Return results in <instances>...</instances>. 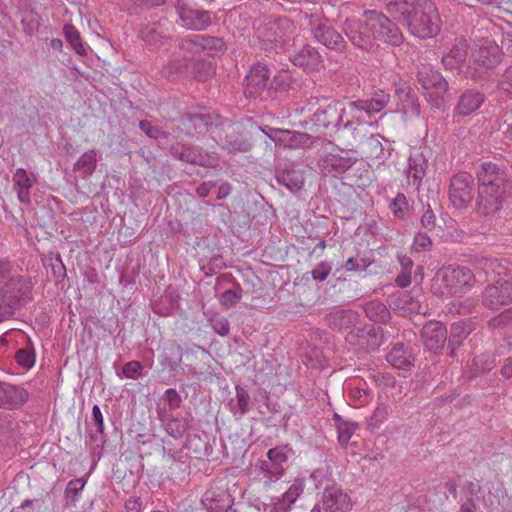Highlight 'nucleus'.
I'll return each instance as SVG.
<instances>
[{
  "instance_id": "nucleus-43",
  "label": "nucleus",
  "mask_w": 512,
  "mask_h": 512,
  "mask_svg": "<svg viewBox=\"0 0 512 512\" xmlns=\"http://www.w3.org/2000/svg\"><path fill=\"white\" fill-rule=\"evenodd\" d=\"M292 454L293 449L289 445L284 444L269 449L267 452V458L274 463L275 468L277 469L275 472L283 474L284 464Z\"/></svg>"
},
{
  "instance_id": "nucleus-35",
  "label": "nucleus",
  "mask_w": 512,
  "mask_h": 512,
  "mask_svg": "<svg viewBox=\"0 0 512 512\" xmlns=\"http://www.w3.org/2000/svg\"><path fill=\"white\" fill-rule=\"evenodd\" d=\"M97 153L95 149L84 152L73 166V171L78 172L83 179L89 178L97 166Z\"/></svg>"
},
{
  "instance_id": "nucleus-54",
  "label": "nucleus",
  "mask_w": 512,
  "mask_h": 512,
  "mask_svg": "<svg viewBox=\"0 0 512 512\" xmlns=\"http://www.w3.org/2000/svg\"><path fill=\"white\" fill-rule=\"evenodd\" d=\"M380 40L392 46H399L402 44L404 37L397 24L391 21V25L388 26L387 31Z\"/></svg>"
},
{
  "instance_id": "nucleus-13",
  "label": "nucleus",
  "mask_w": 512,
  "mask_h": 512,
  "mask_svg": "<svg viewBox=\"0 0 512 512\" xmlns=\"http://www.w3.org/2000/svg\"><path fill=\"white\" fill-rule=\"evenodd\" d=\"M174 6L183 25L188 29L201 31L212 23L208 11L195 9L185 0H176Z\"/></svg>"
},
{
  "instance_id": "nucleus-37",
  "label": "nucleus",
  "mask_w": 512,
  "mask_h": 512,
  "mask_svg": "<svg viewBox=\"0 0 512 512\" xmlns=\"http://www.w3.org/2000/svg\"><path fill=\"white\" fill-rule=\"evenodd\" d=\"M220 144L230 152H247L251 148V144L234 129L220 138Z\"/></svg>"
},
{
  "instance_id": "nucleus-39",
  "label": "nucleus",
  "mask_w": 512,
  "mask_h": 512,
  "mask_svg": "<svg viewBox=\"0 0 512 512\" xmlns=\"http://www.w3.org/2000/svg\"><path fill=\"white\" fill-rule=\"evenodd\" d=\"M190 58L177 56L171 59L163 69V76L168 80H176L189 71Z\"/></svg>"
},
{
  "instance_id": "nucleus-34",
  "label": "nucleus",
  "mask_w": 512,
  "mask_h": 512,
  "mask_svg": "<svg viewBox=\"0 0 512 512\" xmlns=\"http://www.w3.org/2000/svg\"><path fill=\"white\" fill-rule=\"evenodd\" d=\"M362 16L368 20L373 36L379 39L385 34L392 21L384 13L377 10H364Z\"/></svg>"
},
{
  "instance_id": "nucleus-44",
  "label": "nucleus",
  "mask_w": 512,
  "mask_h": 512,
  "mask_svg": "<svg viewBox=\"0 0 512 512\" xmlns=\"http://www.w3.org/2000/svg\"><path fill=\"white\" fill-rule=\"evenodd\" d=\"M189 71L195 79L204 82L214 75L215 68L211 61L190 59Z\"/></svg>"
},
{
  "instance_id": "nucleus-58",
  "label": "nucleus",
  "mask_w": 512,
  "mask_h": 512,
  "mask_svg": "<svg viewBox=\"0 0 512 512\" xmlns=\"http://www.w3.org/2000/svg\"><path fill=\"white\" fill-rule=\"evenodd\" d=\"M139 128L152 139H166L168 137V134L165 131H162L158 126L153 125L148 120H141L139 122Z\"/></svg>"
},
{
  "instance_id": "nucleus-40",
  "label": "nucleus",
  "mask_w": 512,
  "mask_h": 512,
  "mask_svg": "<svg viewBox=\"0 0 512 512\" xmlns=\"http://www.w3.org/2000/svg\"><path fill=\"white\" fill-rule=\"evenodd\" d=\"M366 316L375 323L385 324L390 318L391 314L386 305L379 300H372L364 305Z\"/></svg>"
},
{
  "instance_id": "nucleus-30",
  "label": "nucleus",
  "mask_w": 512,
  "mask_h": 512,
  "mask_svg": "<svg viewBox=\"0 0 512 512\" xmlns=\"http://www.w3.org/2000/svg\"><path fill=\"white\" fill-rule=\"evenodd\" d=\"M36 182L33 173L30 175L24 168H18L13 175L14 189L17 193V198L20 203L24 205L31 204L30 191Z\"/></svg>"
},
{
  "instance_id": "nucleus-19",
  "label": "nucleus",
  "mask_w": 512,
  "mask_h": 512,
  "mask_svg": "<svg viewBox=\"0 0 512 512\" xmlns=\"http://www.w3.org/2000/svg\"><path fill=\"white\" fill-rule=\"evenodd\" d=\"M421 337L425 347L433 352L439 353L447 340V329L441 322L426 323L421 330Z\"/></svg>"
},
{
  "instance_id": "nucleus-55",
  "label": "nucleus",
  "mask_w": 512,
  "mask_h": 512,
  "mask_svg": "<svg viewBox=\"0 0 512 512\" xmlns=\"http://www.w3.org/2000/svg\"><path fill=\"white\" fill-rule=\"evenodd\" d=\"M468 54V44L465 39H459L451 48L448 55L456 62L463 63Z\"/></svg>"
},
{
  "instance_id": "nucleus-48",
  "label": "nucleus",
  "mask_w": 512,
  "mask_h": 512,
  "mask_svg": "<svg viewBox=\"0 0 512 512\" xmlns=\"http://www.w3.org/2000/svg\"><path fill=\"white\" fill-rule=\"evenodd\" d=\"M64 35L66 40L69 42L71 47L75 50V52L79 55L86 54V48L82 44L80 33L78 30L72 25H65L63 28Z\"/></svg>"
},
{
  "instance_id": "nucleus-18",
  "label": "nucleus",
  "mask_w": 512,
  "mask_h": 512,
  "mask_svg": "<svg viewBox=\"0 0 512 512\" xmlns=\"http://www.w3.org/2000/svg\"><path fill=\"white\" fill-rule=\"evenodd\" d=\"M29 394L23 387L0 381V408L15 410L23 406Z\"/></svg>"
},
{
  "instance_id": "nucleus-36",
  "label": "nucleus",
  "mask_w": 512,
  "mask_h": 512,
  "mask_svg": "<svg viewBox=\"0 0 512 512\" xmlns=\"http://www.w3.org/2000/svg\"><path fill=\"white\" fill-rule=\"evenodd\" d=\"M372 390L363 379H355L349 384V397L355 405H365L372 399Z\"/></svg>"
},
{
  "instance_id": "nucleus-4",
  "label": "nucleus",
  "mask_w": 512,
  "mask_h": 512,
  "mask_svg": "<svg viewBox=\"0 0 512 512\" xmlns=\"http://www.w3.org/2000/svg\"><path fill=\"white\" fill-rule=\"evenodd\" d=\"M296 25L288 18H279L258 27L257 37L266 51L282 52L294 41Z\"/></svg>"
},
{
  "instance_id": "nucleus-49",
  "label": "nucleus",
  "mask_w": 512,
  "mask_h": 512,
  "mask_svg": "<svg viewBox=\"0 0 512 512\" xmlns=\"http://www.w3.org/2000/svg\"><path fill=\"white\" fill-rule=\"evenodd\" d=\"M162 400L164 402V406H158L157 409L169 410L170 413H173L178 409L182 402L180 394L173 388H169L164 392Z\"/></svg>"
},
{
  "instance_id": "nucleus-20",
  "label": "nucleus",
  "mask_w": 512,
  "mask_h": 512,
  "mask_svg": "<svg viewBox=\"0 0 512 512\" xmlns=\"http://www.w3.org/2000/svg\"><path fill=\"white\" fill-rule=\"evenodd\" d=\"M485 95L477 89L463 91L454 107V117L464 118L476 112L484 103Z\"/></svg>"
},
{
  "instance_id": "nucleus-62",
  "label": "nucleus",
  "mask_w": 512,
  "mask_h": 512,
  "mask_svg": "<svg viewBox=\"0 0 512 512\" xmlns=\"http://www.w3.org/2000/svg\"><path fill=\"white\" fill-rule=\"evenodd\" d=\"M15 359L20 366L29 369L35 364V353L28 349H19Z\"/></svg>"
},
{
  "instance_id": "nucleus-59",
  "label": "nucleus",
  "mask_w": 512,
  "mask_h": 512,
  "mask_svg": "<svg viewBox=\"0 0 512 512\" xmlns=\"http://www.w3.org/2000/svg\"><path fill=\"white\" fill-rule=\"evenodd\" d=\"M489 326L494 329L508 328L512 326V307L490 319Z\"/></svg>"
},
{
  "instance_id": "nucleus-26",
  "label": "nucleus",
  "mask_w": 512,
  "mask_h": 512,
  "mask_svg": "<svg viewBox=\"0 0 512 512\" xmlns=\"http://www.w3.org/2000/svg\"><path fill=\"white\" fill-rule=\"evenodd\" d=\"M386 360L396 369L408 370L415 361L413 349L409 345L396 343L387 353Z\"/></svg>"
},
{
  "instance_id": "nucleus-33",
  "label": "nucleus",
  "mask_w": 512,
  "mask_h": 512,
  "mask_svg": "<svg viewBox=\"0 0 512 512\" xmlns=\"http://www.w3.org/2000/svg\"><path fill=\"white\" fill-rule=\"evenodd\" d=\"M428 168V162L426 158L421 153H415L410 155L408 159V170H407V178L408 180H412L413 185L419 187L422 179L426 175V170Z\"/></svg>"
},
{
  "instance_id": "nucleus-50",
  "label": "nucleus",
  "mask_w": 512,
  "mask_h": 512,
  "mask_svg": "<svg viewBox=\"0 0 512 512\" xmlns=\"http://www.w3.org/2000/svg\"><path fill=\"white\" fill-rule=\"evenodd\" d=\"M202 35H189L179 42L178 48L184 53L196 54L201 52Z\"/></svg>"
},
{
  "instance_id": "nucleus-8",
  "label": "nucleus",
  "mask_w": 512,
  "mask_h": 512,
  "mask_svg": "<svg viewBox=\"0 0 512 512\" xmlns=\"http://www.w3.org/2000/svg\"><path fill=\"white\" fill-rule=\"evenodd\" d=\"M172 158L204 168L219 166V157L215 152H208L200 146L175 142L169 147Z\"/></svg>"
},
{
  "instance_id": "nucleus-64",
  "label": "nucleus",
  "mask_w": 512,
  "mask_h": 512,
  "mask_svg": "<svg viewBox=\"0 0 512 512\" xmlns=\"http://www.w3.org/2000/svg\"><path fill=\"white\" fill-rule=\"evenodd\" d=\"M498 87L507 95H512V67L505 70L501 80L498 83Z\"/></svg>"
},
{
  "instance_id": "nucleus-45",
  "label": "nucleus",
  "mask_w": 512,
  "mask_h": 512,
  "mask_svg": "<svg viewBox=\"0 0 512 512\" xmlns=\"http://www.w3.org/2000/svg\"><path fill=\"white\" fill-rule=\"evenodd\" d=\"M85 485L86 479L84 478H76L68 482L64 492V497L67 506H76L81 497V493Z\"/></svg>"
},
{
  "instance_id": "nucleus-3",
  "label": "nucleus",
  "mask_w": 512,
  "mask_h": 512,
  "mask_svg": "<svg viewBox=\"0 0 512 512\" xmlns=\"http://www.w3.org/2000/svg\"><path fill=\"white\" fill-rule=\"evenodd\" d=\"M302 112H308L307 119L302 125L314 132L322 129H339L345 114V108L341 107L338 101L319 98H310L308 103L302 107Z\"/></svg>"
},
{
  "instance_id": "nucleus-27",
  "label": "nucleus",
  "mask_w": 512,
  "mask_h": 512,
  "mask_svg": "<svg viewBox=\"0 0 512 512\" xmlns=\"http://www.w3.org/2000/svg\"><path fill=\"white\" fill-rule=\"evenodd\" d=\"M423 0H385L386 11L396 19L400 24L405 23L410 19L411 15L418 8V3Z\"/></svg>"
},
{
  "instance_id": "nucleus-51",
  "label": "nucleus",
  "mask_w": 512,
  "mask_h": 512,
  "mask_svg": "<svg viewBox=\"0 0 512 512\" xmlns=\"http://www.w3.org/2000/svg\"><path fill=\"white\" fill-rule=\"evenodd\" d=\"M389 208L393 215L399 219H404L408 210V201L403 193H398L390 202Z\"/></svg>"
},
{
  "instance_id": "nucleus-29",
  "label": "nucleus",
  "mask_w": 512,
  "mask_h": 512,
  "mask_svg": "<svg viewBox=\"0 0 512 512\" xmlns=\"http://www.w3.org/2000/svg\"><path fill=\"white\" fill-rule=\"evenodd\" d=\"M231 496L226 491L208 490L201 503L208 512H228L232 509Z\"/></svg>"
},
{
  "instance_id": "nucleus-57",
  "label": "nucleus",
  "mask_w": 512,
  "mask_h": 512,
  "mask_svg": "<svg viewBox=\"0 0 512 512\" xmlns=\"http://www.w3.org/2000/svg\"><path fill=\"white\" fill-rule=\"evenodd\" d=\"M21 23L23 25L24 32L27 35L32 36L39 29L40 16L37 13L30 12L22 18Z\"/></svg>"
},
{
  "instance_id": "nucleus-53",
  "label": "nucleus",
  "mask_w": 512,
  "mask_h": 512,
  "mask_svg": "<svg viewBox=\"0 0 512 512\" xmlns=\"http://www.w3.org/2000/svg\"><path fill=\"white\" fill-rule=\"evenodd\" d=\"M224 49V41L221 38L202 35L201 51L206 50L209 54H216Z\"/></svg>"
},
{
  "instance_id": "nucleus-7",
  "label": "nucleus",
  "mask_w": 512,
  "mask_h": 512,
  "mask_svg": "<svg viewBox=\"0 0 512 512\" xmlns=\"http://www.w3.org/2000/svg\"><path fill=\"white\" fill-rule=\"evenodd\" d=\"M410 32L422 39L431 38L440 32L441 19L436 4L432 0H423L405 23Z\"/></svg>"
},
{
  "instance_id": "nucleus-25",
  "label": "nucleus",
  "mask_w": 512,
  "mask_h": 512,
  "mask_svg": "<svg viewBox=\"0 0 512 512\" xmlns=\"http://www.w3.org/2000/svg\"><path fill=\"white\" fill-rule=\"evenodd\" d=\"M181 124L186 129L188 136L202 135L208 132L213 124V119L208 113H185L181 117Z\"/></svg>"
},
{
  "instance_id": "nucleus-63",
  "label": "nucleus",
  "mask_w": 512,
  "mask_h": 512,
  "mask_svg": "<svg viewBox=\"0 0 512 512\" xmlns=\"http://www.w3.org/2000/svg\"><path fill=\"white\" fill-rule=\"evenodd\" d=\"M355 427L353 424L348 422H341L338 424V441L341 445H346L353 433H354Z\"/></svg>"
},
{
  "instance_id": "nucleus-46",
  "label": "nucleus",
  "mask_w": 512,
  "mask_h": 512,
  "mask_svg": "<svg viewBox=\"0 0 512 512\" xmlns=\"http://www.w3.org/2000/svg\"><path fill=\"white\" fill-rule=\"evenodd\" d=\"M326 162L335 172L344 173L356 162V159L350 156L331 154L327 157Z\"/></svg>"
},
{
  "instance_id": "nucleus-28",
  "label": "nucleus",
  "mask_w": 512,
  "mask_h": 512,
  "mask_svg": "<svg viewBox=\"0 0 512 512\" xmlns=\"http://www.w3.org/2000/svg\"><path fill=\"white\" fill-rule=\"evenodd\" d=\"M389 306L399 315L407 317L420 313L421 305L410 292H398L390 296Z\"/></svg>"
},
{
  "instance_id": "nucleus-9",
  "label": "nucleus",
  "mask_w": 512,
  "mask_h": 512,
  "mask_svg": "<svg viewBox=\"0 0 512 512\" xmlns=\"http://www.w3.org/2000/svg\"><path fill=\"white\" fill-rule=\"evenodd\" d=\"M390 102V95L383 90L376 91L370 99H359L348 102L345 114L354 119L357 124L367 122L374 114L381 112Z\"/></svg>"
},
{
  "instance_id": "nucleus-38",
  "label": "nucleus",
  "mask_w": 512,
  "mask_h": 512,
  "mask_svg": "<svg viewBox=\"0 0 512 512\" xmlns=\"http://www.w3.org/2000/svg\"><path fill=\"white\" fill-rule=\"evenodd\" d=\"M235 389L236 398L235 402L233 400L230 401V411L237 419H240L249 412L252 403L250 395L245 388L237 385Z\"/></svg>"
},
{
  "instance_id": "nucleus-10",
  "label": "nucleus",
  "mask_w": 512,
  "mask_h": 512,
  "mask_svg": "<svg viewBox=\"0 0 512 512\" xmlns=\"http://www.w3.org/2000/svg\"><path fill=\"white\" fill-rule=\"evenodd\" d=\"M417 77L418 83L427 91V99L431 105L437 109L443 107L448 83L442 75L431 67L423 66Z\"/></svg>"
},
{
  "instance_id": "nucleus-11",
  "label": "nucleus",
  "mask_w": 512,
  "mask_h": 512,
  "mask_svg": "<svg viewBox=\"0 0 512 512\" xmlns=\"http://www.w3.org/2000/svg\"><path fill=\"white\" fill-rule=\"evenodd\" d=\"M448 198L458 210L466 209L474 198V178L467 172H460L450 178Z\"/></svg>"
},
{
  "instance_id": "nucleus-1",
  "label": "nucleus",
  "mask_w": 512,
  "mask_h": 512,
  "mask_svg": "<svg viewBox=\"0 0 512 512\" xmlns=\"http://www.w3.org/2000/svg\"><path fill=\"white\" fill-rule=\"evenodd\" d=\"M478 193L475 212L490 216L502 209L510 196L512 185L505 169L492 162L482 163L477 170Z\"/></svg>"
},
{
  "instance_id": "nucleus-12",
  "label": "nucleus",
  "mask_w": 512,
  "mask_h": 512,
  "mask_svg": "<svg viewBox=\"0 0 512 512\" xmlns=\"http://www.w3.org/2000/svg\"><path fill=\"white\" fill-rule=\"evenodd\" d=\"M342 30L355 47L363 50L372 48L375 36L367 19L361 21L356 18H347L343 22Z\"/></svg>"
},
{
  "instance_id": "nucleus-24",
  "label": "nucleus",
  "mask_w": 512,
  "mask_h": 512,
  "mask_svg": "<svg viewBox=\"0 0 512 512\" xmlns=\"http://www.w3.org/2000/svg\"><path fill=\"white\" fill-rule=\"evenodd\" d=\"M360 315L352 309H338L328 313L324 321L333 330L343 331L359 323Z\"/></svg>"
},
{
  "instance_id": "nucleus-56",
  "label": "nucleus",
  "mask_w": 512,
  "mask_h": 512,
  "mask_svg": "<svg viewBox=\"0 0 512 512\" xmlns=\"http://www.w3.org/2000/svg\"><path fill=\"white\" fill-rule=\"evenodd\" d=\"M56 283H60L66 277V267L59 253L50 258L49 264Z\"/></svg>"
},
{
  "instance_id": "nucleus-52",
  "label": "nucleus",
  "mask_w": 512,
  "mask_h": 512,
  "mask_svg": "<svg viewBox=\"0 0 512 512\" xmlns=\"http://www.w3.org/2000/svg\"><path fill=\"white\" fill-rule=\"evenodd\" d=\"M304 484L301 480H296L289 489L283 494L282 498L279 500L282 503L290 506L292 508V504L296 502L298 497L303 493Z\"/></svg>"
},
{
  "instance_id": "nucleus-17",
  "label": "nucleus",
  "mask_w": 512,
  "mask_h": 512,
  "mask_svg": "<svg viewBox=\"0 0 512 512\" xmlns=\"http://www.w3.org/2000/svg\"><path fill=\"white\" fill-rule=\"evenodd\" d=\"M352 503L350 497L338 486H327L322 495V509L325 512H348Z\"/></svg>"
},
{
  "instance_id": "nucleus-32",
  "label": "nucleus",
  "mask_w": 512,
  "mask_h": 512,
  "mask_svg": "<svg viewBox=\"0 0 512 512\" xmlns=\"http://www.w3.org/2000/svg\"><path fill=\"white\" fill-rule=\"evenodd\" d=\"M183 357L182 347L173 340L165 342L159 355L160 364L173 371L181 363Z\"/></svg>"
},
{
  "instance_id": "nucleus-23",
  "label": "nucleus",
  "mask_w": 512,
  "mask_h": 512,
  "mask_svg": "<svg viewBox=\"0 0 512 512\" xmlns=\"http://www.w3.org/2000/svg\"><path fill=\"white\" fill-rule=\"evenodd\" d=\"M290 60L295 66L307 71L317 70L323 62L319 51L309 44L303 45L298 51L292 54Z\"/></svg>"
},
{
  "instance_id": "nucleus-15",
  "label": "nucleus",
  "mask_w": 512,
  "mask_h": 512,
  "mask_svg": "<svg viewBox=\"0 0 512 512\" xmlns=\"http://www.w3.org/2000/svg\"><path fill=\"white\" fill-rule=\"evenodd\" d=\"M472 58L478 66L493 69L501 61L502 50L493 40L482 38L477 41Z\"/></svg>"
},
{
  "instance_id": "nucleus-14",
  "label": "nucleus",
  "mask_w": 512,
  "mask_h": 512,
  "mask_svg": "<svg viewBox=\"0 0 512 512\" xmlns=\"http://www.w3.org/2000/svg\"><path fill=\"white\" fill-rule=\"evenodd\" d=\"M482 303L486 308L499 309L512 303V280H498L495 284L488 285L482 297Z\"/></svg>"
},
{
  "instance_id": "nucleus-61",
  "label": "nucleus",
  "mask_w": 512,
  "mask_h": 512,
  "mask_svg": "<svg viewBox=\"0 0 512 512\" xmlns=\"http://www.w3.org/2000/svg\"><path fill=\"white\" fill-rule=\"evenodd\" d=\"M369 265L370 262L367 259L357 256L348 258L343 267L348 272H361L365 271Z\"/></svg>"
},
{
  "instance_id": "nucleus-47",
  "label": "nucleus",
  "mask_w": 512,
  "mask_h": 512,
  "mask_svg": "<svg viewBox=\"0 0 512 512\" xmlns=\"http://www.w3.org/2000/svg\"><path fill=\"white\" fill-rule=\"evenodd\" d=\"M233 283L234 288L224 291L219 297L220 304L227 309L234 307L240 301L243 294L241 286L236 282Z\"/></svg>"
},
{
  "instance_id": "nucleus-16",
  "label": "nucleus",
  "mask_w": 512,
  "mask_h": 512,
  "mask_svg": "<svg viewBox=\"0 0 512 512\" xmlns=\"http://www.w3.org/2000/svg\"><path fill=\"white\" fill-rule=\"evenodd\" d=\"M269 78L270 71L266 65H254L245 77V95L251 98L261 97L268 88Z\"/></svg>"
},
{
  "instance_id": "nucleus-31",
  "label": "nucleus",
  "mask_w": 512,
  "mask_h": 512,
  "mask_svg": "<svg viewBox=\"0 0 512 512\" xmlns=\"http://www.w3.org/2000/svg\"><path fill=\"white\" fill-rule=\"evenodd\" d=\"M276 180L292 193H296L303 188L305 177L303 170L288 166L282 170H276Z\"/></svg>"
},
{
  "instance_id": "nucleus-2",
  "label": "nucleus",
  "mask_w": 512,
  "mask_h": 512,
  "mask_svg": "<svg viewBox=\"0 0 512 512\" xmlns=\"http://www.w3.org/2000/svg\"><path fill=\"white\" fill-rule=\"evenodd\" d=\"M475 275L466 266H447L439 269L432 279L431 292L441 298H450L468 292Z\"/></svg>"
},
{
  "instance_id": "nucleus-6",
  "label": "nucleus",
  "mask_w": 512,
  "mask_h": 512,
  "mask_svg": "<svg viewBox=\"0 0 512 512\" xmlns=\"http://www.w3.org/2000/svg\"><path fill=\"white\" fill-rule=\"evenodd\" d=\"M304 18L311 32L312 38L327 49L343 53L347 49V42L343 36L329 23L323 13L316 10L304 13Z\"/></svg>"
},
{
  "instance_id": "nucleus-5",
  "label": "nucleus",
  "mask_w": 512,
  "mask_h": 512,
  "mask_svg": "<svg viewBox=\"0 0 512 512\" xmlns=\"http://www.w3.org/2000/svg\"><path fill=\"white\" fill-rule=\"evenodd\" d=\"M32 283L23 277L9 278L0 288V322L10 317L32 298Z\"/></svg>"
},
{
  "instance_id": "nucleus-41",
  "label": "nucleus",
  "mask_w": 512,
  "mask_h": 512,
  "mask_svg": "<svg viewBox=\"0 0 512 512\" xmlns=\"http://www.w3.org/2000/svg\"><path fill=\"white\" fill-rule=\"evenodd\" d=\"M470 327L465 322H455L451 325L450 336L448 340L449 356L454 357L455 350L461 345L463 340L469 335Z\"/></svg>"
},
{
  "instance_id": "nucleus-60",
  "label": "nucleus",
  "mask_w": 512,
  "mask_h": 512,
  "mask_svg": "<svg viewBox=\"0 0 512 512\" xmlns=\"http://www.w3.org/2000/svg\"><path fill=\"white\" fill-rule=\"evenodd\" d=\"M209 323L214 332L220 336H227L230 332V324L224 316H213L209 318Z\"/></svg>"
},
{
  "instance_id": "nucleus-21",
  "label": "nucleus",
  "mask_w": 512,
  "mask_h": 512,
  "mask_svg": "<svg viewBox=\"0 0 512 512\" xmlns=\"http://www.w3.org/2000/svg\"><path fill=\"white\" fill-rule=\"evenodd\" d=\"M378 330L371 325L365 326H352L350 331L347 333L345 340L348 344L353 346H359L363 349L380 346V341L377 339Z\"/></svg>"
},
{
  "instance_id": "nucleus-42",
  "label": "nucleus",
  "mask_w": 512,
  "mask_h": 512,
  "mask_svg": "<svg viewBox=\"0 0 512 512\" xmlns=\"http://www.w3.org/2000/svg\"><path fill=\"white\" fill-rule=\"evenodd\" d=\"M268 131H262L273 141L285 142L286 145L292 147L297 146L298 140L304 138L306 135L299 132H292L289 130L277 129L267 127Z\"/></svg>"
},
{
  "instance_id": "nucleus-22",
  "label": "nucleus",
  "mask_w": 512,
  "mask_h": 512,
  "mask_svg": "<svg viewBox=\"0 0 512 512\" xmlns=\"http://www.w3.org/2000/svg\"><path fill=\"white\" fill-rule=\"evenodd\" d=\"M156 413L164 430L176 440L182 438L189 428V421L185 417L175 416L164 409H156Z\"/></svg>"
}]
</instances>
